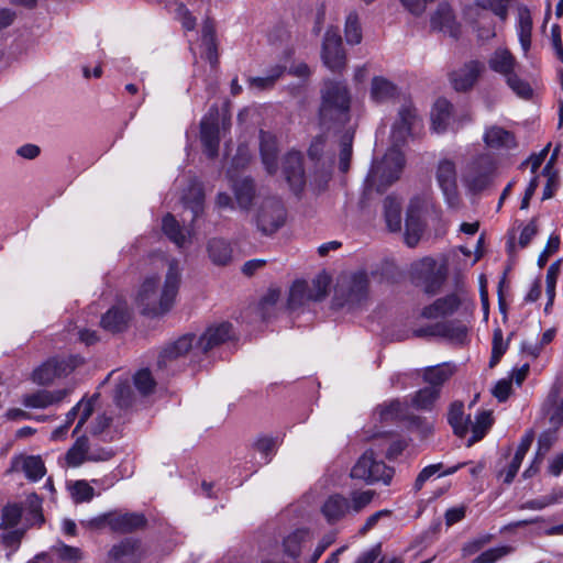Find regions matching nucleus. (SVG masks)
<instances>
[{
	"mask_svg": "<svg viewBox=\"0 0 563 563\" xmlns=\"http://www.w3.org/2000/svg\"><path fill=\"white\" fill-rule=\"evenodd\" d=\"M15 470H21L25 476L33 482L41 479L45 475V466L40 456H20L13 462Z\"/></svg>",
	"mask_w": 563,
	"mask_h": 563,
	"instance_id": "34",
	"label": "nucleus"
},
{
	"mask_svg": "<svg viewBox=\"0 0 563 563\" xmlns=\"http://www.w3.org/2000/svg\"><path fill=\"white\" fill-rule=\"evenodd\" d=\"M397 96V87L384 77H374L371 84V99L384 103Z\"/></svg>",
	"mask_w": 563,
	"mask_h": 563,
	"instance_id": "39",
	"label": "nucleus"
},
{
	"mask_svg": "<svg viewBox=\"0 0 563 563\" xmlns=\"http://www.w3.org/2000/svg\"><path fill=\"white\" fill-rule=\"evenodd\" d=\"M512 0H475L462 11L464 23L476 40L488 43L497 36V21L504 24L509 16Z\"/></svg>",
	"mask_w": 563,
	"mask_h": 563,
	"instance_id": "3",
	"label": "nucleus"
},
{
	"mask_svg": "<svg viewBox=\"0 0 563 563\" xmlns=\"http://www.w3.org/2000/svg\"><path fill=\"white\" fill-rule=\"evenodd\" d=\"M194 341V334H186L180 336L175 342L168 344L159 355L158 365L166 366L167 362L176 360L177 357L186 354L192 347Z\"/></svg>",
	"mask_w": 563,
	"mask_h": 563,
	"instance_id": "32",
	"label": "nucleus"
},
{
	"mask_svg": "<svg viewBox=\"0 0 563 563\" xmlns=\"http://www.w3.org/2000/svg\"><path fill=\"white\" fill-rule=\"evenodd\" d=\"M516 32L523 54L531 47L532 18L527 7H520L517 14Z\"/></svg>",
	"mask_w": 563,
	"mask_h": 563,
	"instance_id": "30",
	"label": "nucleus"
},
{
	"mask_svg": "<svg viewBox=\"0 0 563 563\" xmlns=\"http://www.w3.org/2000/svg\"><path fill=\"white\" fill-rule=\"evenodd\" d=\"M512 551L514 549L509 545L490 548L473 559L471 563H496L500 559L510 554Z\"/></svg>",
	"mask_w": 563,
	"mask_h": 563,
	"instance_id": "50",
	"label": "nucleus"
},
{
	"mask_svg": "<svg viewBox=\"0 0 563 563\" xmlns=\"http://www.w3.org/2000/svg\"><path fill=\"white\" fill-rule=\"evenodd\" d=\"M329 280L325 276H319L309 284V297L312 301L322 300L328 294Z\"/></svg>",
	"mask_w": 563,
	"mask_h": 563,
	"instance_id": "55",
	"label": "nucleus"
},
{
	"mask_svg": "<svg viewBox=\"0 0 563 563\" xmlns=\"http://www.w3.org/2000/svg\"><path fill=\"white\" fill-rule=\"evenodd\" d=\"M60 560L67 563H79L82 559L80 549L62 544L56 549Z\"/></svg>",
	"mask_w": 563,
	"mask_h": 563,
	"instance_id": "62",
	"label": "nucleus"
},
{
	"mask_svg": "<svg viewBox=\"0 0 563 563\" xmlns=\"http://www.w3.org/2000/svg\"><path fill=\"white\" fill-rule=\"evenodd\" d=\"M276 440L273 439V438H268V437H264V438H260L256 442H255V449L257 452H260L262 454V460H263V463H268L269 462V456L273 454L275 448H276Z\"/></svg>",
	"mask_w": 563,
	"mask_h": 563,
	"instance_id": "60",
	"label": "nucleus"
},
{
	"mask_svg": "<svg viewBox=\"0 0 563 563\" xmlns=\"http://www.w3.org/2000/svg\"><path fill=\"white\" fill-rule=\"evenodd\" d=\"M384 214L388 229L399 231L401 229V205L394 197H386L384 200Z\"/></svg>",
	"mask_w": 563,
	"mask_h": 563,
	"instance_id": "44",
	"label": "nucleus"
},
{
	"mask_svg": "<svg viewBox=\"0 0 563 563\" xmlns=\"http://www.w3.org/2000/svg\"><path fill=\"white\" fill-rule=\"evenodd\" d=\"M159 287L161 284L156 277H148L144 280L136 297V303L142 313L144 311H155L154 295Z\"/></svg>",
	"mask_w": 563,
	"mask_h": 563,
	"instance_id": "36",
	"label": "nucleus"
},
{
	"mask_svg": "<svg viewBox=\"0 0 563 563\" xmlns=\"http://www.w3.org/2000/svg\"><path fill=\"white\" fill-rule=\"evenodd\" d=\"M144 525L145 519L141 514H111L109 518V527L120 532H130Z\"/></svg>",
	"mask_w": 563,
	"mask_h": 563,
	"instance_id": "35",
	"label": "nucleus"
},
{
	"mask_svg": "<svg viewBox=\"0 0 563 563\" xmlns=\"http://www.w3.org/2000/svg\"><path fill=\"white\" fill-rule=\"evenodd\" d=\"M431 27L449 34L452 37H459L461 34V24L456 21L455 14L451 5L442 2L438 5L431 15Z\"/></svg>",
	"mask_w": 563,
	"mask_h": 563,
	"instance_id": "18",
	"label": "nucleus"
},
{
	"mask_svg": "<svg viewBox=\"0 0 563 563\" xmlns=\"http://www.w3.org/2000/svg\"><path fill=\"white\" fill-rule=\"evenodd\" d=\"M130 320V312L126 305H117L109 309L101 318V327L110 332L123 331Z\"/></svg>",
	"mask_w": 563,
	"mask_h": 563,
	"instance_id": "26",
	"label": "nucleus"
},
{
	"mask_svg": "<svg viewBox=\"0 0 563 563\" xmlns=\"http://www.w3.org/2000/svg\"><path fill=\"white\" fill-rule=\"evenodd\" d=\"M113 456L111 450L104 448L92 449L89 445L88 438L86 435L78 437L75 443L66 452L65 461L70 467H77L89 462H101L108 461Z\"/></svg>",
	"mask_w": 563,
	"mask_h": 563,
	"instance_id": "13",
	"label": "nucleus"
},
{
	"mask_svg": "<svg viewBox=\"0 0 563 563\" xmlns=\"http://www.w3.org/2000/svg\"><path fill=\"white\" fill-rule=\"evenodd\" d=\"M81 363L80 357L52 358L33 372V382L38 385H48L56 378L68 375Z\"/></svg>",
	"mask_w": 563,
	"mask_h": 563,
	"instance_id": "14",
	"label": "nucleus"
},
{
	"mask_svg": "<svg viewBox=\"0 0 563 563\" xmlns=\"http://www.w3.org/2000/svg\"><path fill=\"white\" fill-rule=\"evenodd\" d=\"M488 68L499 75L506 86L522 100L533 97V88L520 74V64L516 56L507 47L495 48L487 58Z\"/></svg>",
	"mask_w": 563,
	"mask_h": 563,
	"instance_id": "4",
	"label": "nucleus"
},
{
	"mask_svg": "<svg viewBox=\"0 0 563 563\" xmlns=\"http://www.w3.org/2000/svg\"><path fill=\"white\" fill-rule=\"evenodd\" d=\"M461 297L453 292L437 299L431 305L424 307L421 316L426 319H438L452 316L461 306Z\"/></svg>",
	"mask_w": 563,
	"mask_h": 563,
	"instance_id": "22",
	"label": "nucleus"
},
{
	"mask_svg": "<svg viewBox=\"0 0 563 563\" xmlns=\"http://www.w3.org/2000/svg\"><path fill=\"white\" fill-rule=\"evenodd\" d=\"M442 467V464L439 463V464H432V465H428L426 466L417 476L416 478V482H415V488L417 490H420L422 488V486L424 485V483L431 477L433 476L435 473H438Z\"/></svg>",
	"mask_w": 563,
	"mask_h": 563,
	"instance_id": "64",
	"label": "nucleus"
},
{
	"mask_svg": "<svg viewBox=\"0 0 563 563\" xmlns=\"http://www.w3.org/2000/svg\"><path fill=\"white\" fill-rule=\"evenodd\" d=\"M344 36L349 45H358L363 40V30L360 15L356 11L347 13L344 23Z\"/></svg>",
	"mask_w": 563,
	"mask_h": 563,
	"instance_id": "42",
	"label": "nucleus"
},
{
	"mask_svg": "<svg viewBox=\"0 0 563 563\" xmlns=\"http://www.w3.org/2000/svg\"><path fill=\"white\" fill-rule=\"evenodd\" d=\"M483 141L487 147L496 151H509L517 146L514 133L499 125L487 126Z\"/></svg>",
	"mask_w": 563,
	"mask_h": 563,
	"instance_id": "20",
	"label": "nucleus"
},
{
	"mask_svg": "<svg viewBox=\"0 0 563 563\" xmlns=\"http://www.w3.org/2000/svg\"><path fill=\"white\" fill-rule=\"evenodd\" d=\"M321 60L334 74H342L346 68V52L336 27L331 26L324 33L321 46Z\"/></svg>",
	"mask_w": 563,
	"mask_h": 563,
	"instance_id": "9",
	"label": "nucleus"
},
{
	"mask_svg": "<svg viewBox=\"0 0 563 563\" xmlns=\"http://www.w3.org/2000/svg\"><path fill=\"white\" fill-rule=\"evenodd\" d=\"M416 336H442L455 344H464L467 339V328L462 323L441 322L427 328L415 330Z\"/></svg>",
	"mask_w": 563,
	"mask_h": 563,
	"instance_id": "16",
	"label": "nucleus"
},
{
	"mask_svg": "<svg viewBox=\"0 0 563 563\" xmlns=\"http://www.w3.org/2000/svg\"><path fill=\"white\" fill-rule=\"evenodd\" d=\"M22 517V509L20 506L13 504L8 505L2 509L0 528L3 530L12 529L18 526Z\"/></svg>",
	"mask_w": 563,
	"mask_h": 563,
	"instance_id": "51",
	"label": "nucleus"
},
{
	"mask_svg": "<svg viewBox=\"0 0 563 563\" xmlns=\"http://www.w3.org/2000/svg\"><path fill=\"white\" fill-rule=\"evenodd\" d=\"M373 498V490L354 492L351 495L350 509L354 512H360L372 503Z\"/></svg>",
	"mask_w": 563,
	"mask_h": 563,
	"instance_id": "56",
	"label": "nucleus"
},
{
	"mask_svg": "<svg viewBox=\"0 0 563 563\" xmlns=\"http://www.w3.org/2000/svg\"><path fill=\"white\" fill-rule=\"evenodd\" d=\"M350 510V501L339 495H331L321 507V514L329 523H334L342 519Z\"/></svg>",
	"mask_w": 563,
	"mask_h": 563,
	"instance_id": "29",
	"label": "nucleus"
},
{
	"mask_svg": "<svg viewBox=\"0 0 563 563\" xmlns=\"http://www.w3.org/2000/svg\"><path fill=\"white\" fill-rule=\"evenodd\" d=\"M368 283L365 272L341 276L335 286L334 303L338 307L360 305L367 298Z\"/></svg>",
	"mask_w": 563,
	"mask_h": 563,
	"instance_id": "7",
	"label": "nucleus"
},
{
	"mask_svg": "<svg viewBox=\"0 0 563 563\" xmlns=\"http://www.w3.org/2000/svg\"><path fill=\"white\" fill-rule=\"evenodd\" d=\"M181 268L178 261L172 260L168 263V271L164 284L161 285L154 295L155 311H144L146 316H162L169 311L175 302L180 285Z\"/></svg>",
	"mask_w": 563,
	"mask_h": 563,
	"instance_id": "8",
	"label": "nucleus"
},
{
	"mask_svg": "<svg viewBox=\"0 0 563 563\" xmlns=\"http://www.w3.org/2000/svg\"><path fill=\"white\" fill-rule=\"evenodd\" d=\"M494 172L493 158L489 155H481L467 165L463 183L470 191L479 192L489 186Z\"/></svg>",
	"mask_w": 563,
	"mask_h": 563,
	"instance_id": "11",
	"label": "nucleus"
},
{
	"mask_svg": "<svg viewBox=\"0 0 563 563\" xmlns=\"http://www.w3.org/2000/svg\"><path fill=\"white\" fill-rule=\"evenodd\" d=\"M440 397L438 387H424L411 396V405L417 410L429 411Z\"/></svg>",
	"mask_w": 563,
	"mask_h": 563,
	"instance_id": "41",
	"label": "nucleus"
},
{
	"mask_svg": "<svg viewBox=\"0 0 563 563\" xmlns=\"http://www.w3.org/2000/svg\"><path fill=\"white\" fill-rule=\"evenodd\" d=\"M452 104L444 98L438 99L431 110V128L437 133H443L451 123Z\"/></svg>",
	"mask_w": 563,
	"mask_h": 563,
	"instance_id": "31",
	"label": "nucleus"
},
{
	"mask_svg": "<svg viewBox=\"0 0 563 563\" xmlns=\"http://www.w3.org/2000/svg\"><path fill=\"white\" fill-rule=\"evenodd\" d=\"M200 140L206 155L214 158L218 155L220 143L217 108L211 109L210 113L201 120Z\"/></svg>",
	"mask_w": 563,
	"mask_h": 563,
	"instance_id": "17",
	"label": "nucleus"
},
{
	"mask_svg": "<svg viewBox=\"0 0 563 563\" xmlns=\"http://www.w3.org/2000/svg\"><path fill=\"white\" fill-rule=\"evenodd\" d=\"M394 471L382 461H377L372 450L366 451L351 470L353 478L367 483L383 482L388 485Z\"/></svg>",
	"mask_w": 563,
	"mask_h": 563,
	"instance_id": "10",
	"label": "nucleus"
},
{
	"mask_svg": "<svg viewBox=\"0 0 563 563\" xmlns=\"http://www.w3.org/2000/svg\"><path fill=\"white\" fill-rule=\"evenodd\" d=\"M71 495L76 503L89 501L93 497V488L84 481H78L71 488Z\"/></svg>",
	"mask_w": 563,
	"mask_h": 563,
	"instance_id": "58",
	"label": "nucleus"
},
{
	"mask_svg": "<svg viewBox=\"0 0 563 563\" xmlns=\"http://www.w3.org/2000/svg\"><path fill=\"white\" fill-rule=\"evenodd\" d=\"M311 540L312 534L308 529H297L284 539V553L291 559H297L301 554L302 547Z\"/></svg>",
	"mask_w": 563,
	"mask_h": 563,
	"instance_id": "33",
	"label": "nucleus"
},
{
	"mask_svg": "<svg viewBox=\"0 0 563 563\" xmlns=\"http://www.w3.org/2000/svg\"><path fill=\"white\" fill-rule=\"evenodd\" d=\"M351 93L342 80L327 79L321 89V104L319 108V122L324 129L343 128L340 137V170L345 173L350 168L352 157V143L354 129L350 123Z\"/></svg>",
	"mask_w": 563,
	"mask_h": 563,
	"instance_id": "2",
	"label": "nucleus"
},
{
	"mask_svg": "<svg viewBox=\"0 0 563 563\" xmlns=\"http://www.w3.org/2000/svg\"><path fill=\"white\" fill-rule=\"evenodd\" d=\"M435 179L446 202L451 207L459 203L457 174L455 163L449 158L440 159L435 170Z\"/></svg>",
	"mask_w": 563,
	"mask_h": 563,
	"instance_id": "15",
	"label": "nucleus"
},
{
	"mask_svg": "<svg viewBox=\"0 0 563 563\" xmlns=\"http://www.w3.org/2000/svg\"><path fill=\"white\" fill-rule=\"evenodd\" d=\"M162 229L164 233L173 241L177 246L181 247L186 244L189 232L181 229L172 214H166L163 218Z\"/></svg>",
	"mask_w": 563,
	"mask_h": 563,
	"instance_id": "45",
	"label": "nucleus"
},
{
	"mask_svg": "<svg viewBox=\"0 0 563 563\" xmlns=\"http://www.w3.org/2000/svg\"><path fill=\"white\" fill-rule=\"evenodd\" d=\"M448 421L459 437H464L468 430L470 417L464 418L463 402L455 401L450 406Z\"/></svg>",
	"mask_w": 563,
	"mask_h": 563,
	"instance_id": "40",
	"label": "nucleus"
},
{
	"mask_svg": "<svg viewBox=\"0 0 563 563\" xmlns=\"http://www.w3.org/2000/svg\"><path fill=\"white\" fill-rule=\"evenodd\" d=\"M232 189L238 207L249 210L255 197V186L252 179L242 178L233 181Z\"/></svg>",
	"mask_w": 563,
	"mask_h": 563,
	"instance_id": "37",
	"label": "nucleus"
},
{
	"mask_svg": "<svg viewBox=\"0 0 563 563\" xmlns=\"http://www.w3.org/2000/svg\"><path fill=\"white\" fill-rule=\"evenodd\" d=\"M419 121L413 104L410 101L404 102L391 126L390 137L394 144L382 161L373 163L365 180L366 189L382 192L399 178L405 165V157L399 146L411 135Z\"/></svg>",
	"mask_w": 563,
	"mask_h": 563,
	"instance_id": "1",
	"label": "nucleus"
},
{
	"mask_svg": "<svg viewBox=\"0 0 563 563\" xmlns=\"http://www.w3.org/2000/svg\"><path fill=\"white\" fill-rule=\"evenodd\" d=\"M523 460L514 456L510 463L503 470L498 472V477L505 483L510 484L512 483L515 476L517 475L521 463Z\"/></svg>",
	"mask_w": 563,
	"mask_h": 563,
	"instance_id": "61",
	"label": "nucleus"
},
{
	"mask_svg": "<svg viewBox=\"0 0 563 563\" xmlns=\"http://www.w3.org/2000/svg\"><path fill=\"white\" fill-rule=\"evenodd\" d=\"M429 206L430 201L422 197H415L409 202L405 221V241L410 247L416 246L422 235L424 229L423 214Z\"/></svg>",
	"mask_w": 563,
	"mask_h": 563,
	"instance_id": "12",
	"label": "nucleus"
},
{
	"mask_svg": "<svg viewBox=\"0 0 563 563\" xmlns=\"http://www.w3.org/2000/svg\"><path fill=\"white\" fill-rule=\"evenodd\" d=\"M309 284L305 280H296L289 291L288 306L290 309H296L307 301H310Z\"/></svg>",
	"mask_w": 563,
	"mask_h": 563,
	"instance_id": "48",
	"label": "nucleus"
},
{
	"mask_svg": "<svg viewBox=\"0 0 563 563\" xmlns=\"http://www.w3.org/2000/svg\"><path fill=\"white\" fill-rule=\"evenodd\" d=\"M184 205L191 211V221H195L203 211L205 195L200 184L195 183L189 194L183 197Z\"/></svg>",
	"mask_w": 563,
	"mask_h": 563,
	"instance_id": "43",
	"label": "nucleus"
},
{
	"mask_svg": "<svg viewBox=\"0 0 563 563\" xmlns=\"http://www.w3.org/2000/svg\"><path fill=\"white\" fill-rule=\"evenodd\" d=\"M285 67L275 65L268 70L266 76L250 77L247 82L250 88L257 90H265L272 88L276 80L284 74Z\"/></svg>",
	"mask_w": 563,
	"mask_h": 563,
	"instance_id": "47",
	"label": "nucleus"
},
{
	"mask_svg": "<svg viewBox=\"0 0 563 563\" xmlns=\"http://www.w3.org/2000/svg\"><path fill=\"white\" fill-rule=\"evenodd\" d=\"M283 173L290 188L297 194L305 186V172L300 152H289L283 162Z\"/></svg>",
	"mask_w": 563,
	"mask_h": 563,
	"instance_id": "19",
	"label": "nucleus"
},
{
	"mask_svg": "<svg viewBox=\"0 0 563 563\" xmlns=\"http://www.w3.org/2000/svg\"><path fill=\"white\" fill-rule=\"evenodd\" d=\"M134 385L145 396L154 390L155 382L148 369H141L134 375Z\"/></svg>",
	"mask_w": 563,
	"mask_h": 563,
	"instance_id": "54",
	"label": "nucleus"
},
{
	"mask_svg": "<svg viewBox=\"0 0 563 563\" xmlns=\"http://www.w3.org/2000/svg\"><path fill=\"white\" fill-rule=\"evenodd\" d=\"M410 277L411 282L426 294L434 295L441 289L446 278V267L432 257H423L411 264Z\"/></svg>",
	"mask_w": 563,
	"mask_h": 563,
	"instance_id": "5",
	"label": "nucleus"
},
{
	"mask_svg": "<svg viewBox=\"0 0 563 563\" xmlns=\"http://www.w3.org/2000/svg\"><path fill=\"white\" fill-rule=\"evenodd\" d=\"M287 220V210L280 199L269 197L256 207L252 222L263 235H273L282 229Z\"/></svg>",
	"mask_w": 563,
	"mask_h": 563,
	"instance_id": "6",
	"label": "nucleus"
},
{
	"mask_svg": "<svg viewBox=\"0 0 563 563\" xmlns=\"http://www.w3.org/2000/svg\"><path fill=\"white\" fill-rule=\"evenodd\" d=\"M114 401L120 408H128L132 405L133 393L128 379L117 385L114 390Z\"/></svg>",
	"mask_w": 563,
	"mask_h": 563,
	"instance_id": "53",
	"label": "nucleus"
},
{
	"mask_svg": "<svg viewBox=\"0 0 563 563\" xmlns=\"http://www.w3.org/2000/svg\"><path fill=\"white\" fill-rule=\"evenodd\" d=\"M207 253L214 265L225 266L232 261L233 247L224 239L212 238L207 243Z\"/></svg>",
	"mask_w": 563,
	"mask_h": 563,
	"instance_id": "27",
	"label": "nucleus"
},
{
	"mask_svg": "<svg viewBox=\"0 0 563 563\" xmlns=\"http://www.w3.org/2000/svg\"><path fill=\"white\" fill-rule=\"evenodd\" d=\"M402 7L411 14L419 16L421 15L427 5L434 0H399Z\"/></svg>",
	"mask_w": 563,
	"mask_h": 563,
	"instance_id": "63",
	"label": "nucleus"
},
{
	"mask_svg": "<svg viewBox=\"0 0 563 563\" xmlns=\"http://www.w3.org/2000/svg\"><path fill=\"white\" fill-rule=\"evenodd\" d=\"M260 151L263 165L268 174H275L277 170V143L276 137L268 133L261 131L260 133Z\"/></svg>",
	"mask_w": 563,
	"mask_h": 563,
	"instance_id": "28",
	"label": "nucleus"
},
{
	"mask_svg": "<svg viewBox=\"0 0 563 563\" xmlns=\"http://www.w3.org/2000/svg\"><path fill=\"white\" fill-rule=\"evenodd\" d=\"M140 560L139 543L132 539H125L111 548L106 563H139Z\"/></svg>",
	"mask_w": 563,
	"mask_h": 563,
	"instance_id": "25",
	"label": "nucleus"
},
{
	"mask_svg": "<svg viewBox=\"0 0 563 563\" xmlns=\"http://www.w3.org/2000/svg\"><path fill=\"white\" fill-rule=\"evenodd\" d=\"M493 424V418L489 411H481L475 416V422L472 426V437L467 441V446L482 440Z\"/></svg>",
	"mask_w": 563,
	"mask_h": 563,
	"instance_id": "46",
	"label": "nucleus"
},
{
	"mask_svg": "<svg viewBox=\"0 0 563 563\" xmlns=\"http://www.w3.org/2000/svg\"><path fill=\"white\" fill-rule=\"evenodd\" d=\"M232 338V325L228 322H222L217 325L208 328L197 341L196 349L206 353L209 350L224 343Z\"/></svg>",
	"mask_w": 563,
	"mask_h": 563,
	"instance_id": "21",
	"label": "nucleus"
},
{
	"mask_svg": "<svg viewBox=\"0 0 563 563\" xmlns=\"http://www.w3.org/2000/svg\"><path fill=\"white\" fill-rule=\"evenodd\" d=\"M98 400V395H92L88 399H81L76 405V410L78 411V422L73 431V434H77L82 426L88 421V419L91 417L96 402Z\"/></svg>",
	"mask_w": 563,
	"mask_h": 563,
	"instance_id": "49",
	"label": "nucleus"
},
{
	"mask_svg": "<svg viewBox=\"0 0 563 563\" xmlns=\"http://www.w3.org/2000/svg\"><path fill=\"white\" fill-rule=\"evenodd\" d=\"M506 350L507 343L504 342L503 331L500 328H496L493 334V354L490 360L492 366L500 360Z\"/></svg>",
	"mask_w": 563,
	"mask_h": 563,
	"instance_id": "57",
	"label": "nucleus"
},
{
	"mask_svg": "<svg viewBox=\"0 0 563 563\" xmlns=\"http://www.w3.org/2000/svg\"><path fill=\"white\" fill-rule=\"evenodd\" d=\"M69 394L68 389L37 390L23 396L22 404L27 408L44 409L57 405Z\"/></svg>",
	"mask_w": 563,
	"mask_h": 563,
	"instance_id": "23",
	"label": "nucleus"
},
{
	"mask_svg": "<svg viewBox=\"0 0 563 563\" xmlns=\"http://www.w3.org/2000/svg\"><path fill=\"white\" fill-rule=\"evenodd\" d=\"M484 65L478 60H471L459 70L452 73L451 81L455 90L465 91L473 87L479 77Z\"/></svg>",
	"mask_w": 563,
	"mask_h": 563,
	"instance_id": "24",
	"label": "nucleus"
},
{
	"mask_svg": "<svg viewBox=\"0 0 563 563\" xmlns=\"http://www.w3.org/2000/svg\"><path fill=\"white\" fill-rule=\"evenodd\" d=\"M454 365L444 363L437 366L426 367L423 371V380L429 384L428 387H438L441 394L443 384L453 375Z\"/></svg>",
	"mask_w": 563,
	"mask_h": 563,
	"instance_id": "38",
	"label": "nucleus"
},
{
	"mask_svg": "<svg viewBox=\"0 0 563 563\" xmlns=\"http://www.w3.org/2000/svg\"><path fill=\"white\" fill-rule=\"evenodd\" d=\"M489 534L481 536L466 542L462 548V556L467 558L479 552L487 543L490 542Z\"/></svg>",
	"mask_w": 563,
	"mask_h": 563,
	"instance_id": "59",
	"label": "nucleus"
},
{
	"mask_svg": "<svg viewBox=\"0 0 563 563\" xmlns=\"http://www.w3.org/2000/svg\"><path fill=\"white\" fill-rule=\"evenodd\" d=\"M202 43L205 46L203 57L213 66L218 63L217 44L210 26L203 27Z\"/></svg>",
	"mask_w": 563,
	"mask_h": 563,
	"instance_id": "52",
	"label": "nucleus"
}]
</instances>
